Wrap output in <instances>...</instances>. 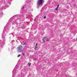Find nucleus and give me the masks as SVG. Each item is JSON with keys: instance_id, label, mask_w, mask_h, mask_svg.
Listing matches in <instances>:
<instances>
[{"instance_id": "1", "label": "nucleus", "mask_w": 77, "mask_h": 77, "mask_svg": "<svg viewBox=\"0 0 77 77\" xmlns=\"http://www.w3.org/2000/svg\"><path fill=\"white\" fill-rule=\"evenodd\" d=\"M17 51L18 53H21L22 51V49L23 48V46L20 45L19 47L17 48Z\"/></svg>"}, {"instance_id": "2", "label": "nucleus", "mask_w": 77, "mask_h": 77, "mask_svg": "<svg viewBox=\"0 0 77 77\" xmlns=\"http://www.w3.org/2000/svg\"><path fill=\"white\" fill-rule=\"evenodd\" d=\"M37 2L38 5H42V2H43V1H42V0H38Z\"/></svg>"}, {"instance_id": "3", "label": "nucleus", "mask_w": 77, "mask_h": 77, "mask_svg": "<svg viewBox=\"0 0 77 77\" xmlns=\"http://www.w3.org/2000/svg\"><path fill=\"white\" fill-rule=\"evenodd\" d=\"M43 40L44 42H45V41L46 40V41H48V38H47V37H45L43 38Z\"/></svg>"}, {"instance_id": "4", "label": "nucleus", "mask_w": 77, "mask_h": 77, "mask_svg": "<svg viewBox=\"0 0 77 77\" xmlns=\"http://www.w3.org/2000/svg\"><path fill=\"white\" fill-rule=\"evenodd\" d=\"M38 46V43H36V45L35 46V49H36V48H38V47H37Z\"/></svg>"}, {"instance_id": "5", "label": "nucleus", "mask_w": 77, "mask_h": 77, "mask_svg": "<svg viewBox=\"0 0 77 77\" xmlns=\"http://www.w3.org/2000/svg\"><path fill=\"white\" fill-rule=\"evenodd\" d=\"M28 64L29 66H30V65H31V63H28Z\"/></svg>"}, {"instance_id": "6", "label": "nucleus", "mask_w": 77, "mask_h": 77, "mask_svg": "<svg viewBox=\"0 0 77 77\" xmlns=\"http://www.w3.org/2000/svg\"><path fill=\"white\" fill-rule=\"evenodd\" d=\"M55 9L56 11H57V10H58V8H57H57H55Z\"/></svg>"}, {"instance_id": "7", "label": "nucleus", "mask_w": 77, "mask_h": 77, "mask_svg": "<svg viewBox=\"0 0 77 77\" xmlns=\"http://www.w3.org/2000/svg\"><path fill=\"white\" fill-rule=\"evenodd\" d=\"M21 56V54H19V55L18 56H17V57H20V56Z\"/></svg>"}, {"instance_id": "8", "label": "nucleus", "mask_w": 77, "mask_h": 77, "mask_svg": "<svg viewBox=\"0 0 77 77\" xmlns=\"http://www.w3.org/2000/svg\"><path fill=\"white\" fill-rule=\"evenodd\" d=\"M59 5H58L57 8H59Z\"/></svg>"}, {"instance_id": "9", "label": "nucleus", "mask_w": 77, "mask_h": 77, "mask_svg": "<svg viewBox=\"0 0 77 77\" xmlns=\"http://www.w3.org/2000/svg\"><path fill=\"white\" fill-rule=\"evenodd\" d=\"M45 18H46V17L45 16L44 17V19H45Z\"/></svg>"}, {"instance_id": "10", "label": "nucleus", "mask_w": 77, "mask_h": 77, "mask_svg": "<svg viewBox=\"0 0 77 77\" xmlns=\"http://www.w3.org/2000/svg\"><path fill=\"white\" fill-rule=\"evenodd\" d=\"M23 9H24V7H23Z\"/></svg>"}, {"instance_id": "11", "label": "nucleus", "mask_w": 77, "mask_h": 77, "mask_svg": "<svg viewBox=\"0 0 77 77\" xmlns=\"http://www.w3.org/2000/svg\"><path fill=\"white\" fill-rule=\"evenodd\" d=\"M23 45H25V44H23Z\"/></svg>"}]
</instances>
